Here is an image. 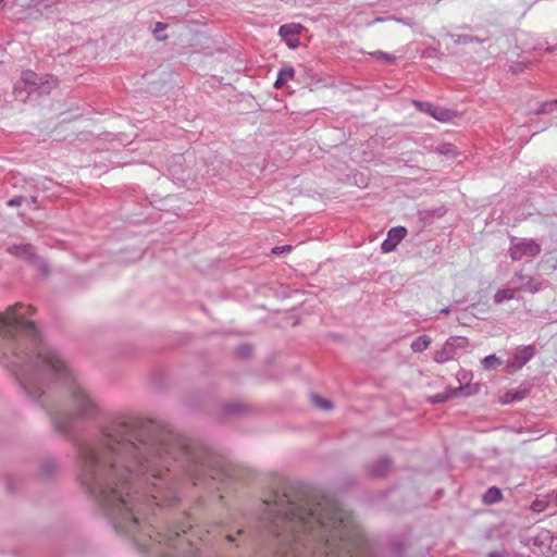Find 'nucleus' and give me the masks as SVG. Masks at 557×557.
<instances>
[{
    "instance_id": "nucleus-21",
    "label": "nucleus",
    "mask_w": 557,
    "mask_h": 557,
    "mask_svg": "<svg viewBox=\"0 0 557 557\" xmlns=\"http://www.w3.org/2000/svg\"><path fill=\"white\" fill-rule=\"evenodd\" d=\"M454 395L453 392H444V393H437L429 398V401L432 404H442L447 401L449 398H451Z\"/></svg>"
},
{
    "instance_id": "nucleus-11",
    "label": "nucleus",
    "mask_w": 557,
    "mask_h": 557,
    "mask_svg": "<svg viewBox=\"0 0 557 557\" xmlns=\"http://www.w3.org/2000/svg\"><path fill=\"white\" fill-rule=\"evenodd\" d=\"M391 468L392 461L389 458L381 457L370 467V473L373 476H384L389 472Z\"/></svg>"
},
{
    "instance_id": "nucleus-25",
    "label": "nucleus",
    "mask_w": 557,
    "mask_h": 557,
    "mask_svg": "<svg viewBox=\"0 0 557 557\" xmlns=\"http://www.w3.org/2000/svg\"><path fill=\"white\" fill-rule=\"evenodd\" d=\"M237 355L240 357H249L251 355V347L248 345L240 346L237 349Z\"/></svg>"
},
{
    "instance_id": "nucleus-27",
    "label": "nucleus",
    "mask_w": 557,
    "mask_h": 557,
    "mask_svg": "<svg viewBox=\"0 0 557 557\" xmlns=\"http://www.w3.org/2000/svg\"><path fill=\"white\" fill-rule=\"evenodd\" d=\"M532 509L535 510V511H541L542 510V505L540 502H534L532 504Z\"/></svg>"
},
{
    "instance_id": "nucleus-24",
    "label": "nucleus",
    "mask_w": 557,
    "mask_h": 557,
    "mask_svg": "<svg viewBox=\"0 0 557 557\" xmlns=\"http://www.w3.org/2000/svg\"><path fill=\"white\" fill-rule=\"evenodd\" d=\"M27 199L25 197H14L12 199H10L7 205L9 207H20L24 201H26Z\"/></svg>"
},
{
    "instance_id": "nucleus-35",
    "label": "nucleus",
    "mask_w": 557,
    "mask_h": 557,
    "mask_svg": "<svg viewBox=\"0 0 557 557\" xmlns=\"http://www.w3.org/2000/svg\"><path fill=\"white\" fill-rule=\"evenodd\" d=\"M2 2V0H0V3Z\"/></svg>"
},
{
    "instance_id": "nucleus-18",
    "label": "nucleus",
    "mask_w": 557,
    "mask_h": 557,
    "mask_svg": "<svg viewBox=\"0 0 557 557\" xmlns=\"http://www.w3.org/2000/svg\"><path fill=\"white\" fill-rule=\"evenodd\" d=\"M525 395H527L525 389L511 391L505 395L503 403L507 404V403L519 401V400H522L525 397Z\"/></svg>"
},
{
    "instance_id": "nucleus-19",
    "label": "nucleus",
    "mask_w": 557,
    "mask_h": 557,
    "mask_svg": "<svg viewBox=\"0 0 557 557\" xmlns=\"http://www.w3.org/2000/svg\"><path fill=\"white\" fill-rule=\"evenodd\" d=\"M502 364L500 358L496 357L495 355H490L483 358L482 366L485 370H492L497 368Z\"/></svg>"
},
{
    "instance_id": "nucleus-20",
    "label": "nucleus",
    "mask_w": 557,
    "mask_h": 557,
    "mask_svg": "<svg viewBox=\"0 0 557 557\" xmlns=\"http://www.w3.org/2000/svg\"><path fill=\"white\" fill-rule=\"evenodd\" d=\"M312 404L321 410H330L333 408V405L330 400L324 399L318 395L311 396Z\"/></svg>"
},
{
    "instance_id": "nucleus-22",
    "label": "nucleus",
    "mask_w": 557,
    "mask_h": 557,
    "mask_svg": "<svg viewBox=\"0 0 557 557\" xmlns=\"http://www.w3.org/2000/svg\"><path fill=\"white\" fill-rule=\"evenodd\" d=\"M168 28V24L166 23H163V22H157L153 29H152V33L156 37L157 40H164L166 39V36L162 35V32Z\"/></svg>"
},
{
    "instance_id": "nucleus-30",
    "label": "nucleus",
    "mask_w": 557,
    "mask_h": 557,
    "mask_svg": "<svg viewBox=\"0 0 557 557\" xmlns=\"http://www.w3.org/2000/svg\"><path fill=\"white\" fill-rule=\"evenodd\" d=\"M228 410L235 411L236 410V406L235 405H230Z\"/></svg>"
},
{
    "instance_id": "nucleus-31",
    "label": "nucleus",
    "mask_w": 557,
    "mask_h": 557,
    "mask_svg": "<svg viewBox=\"0 0 557 557\" xmlns=\"http://www.w3.org/2000/svg\"><path fill=\"white\" fill-rule=\"evenodd\" d=\"M398 23H403V24H407L406 22H404V20L401 18H395Z\"/></svg>"
},
{
    "instance_id": "nucleus-33",
    "label": "nucleus",
    "mask_w": 557,
    "mask_h": 557,
    "mask_svg": "<svg viewBox=\"0 0 557 557\" xmlns=\"http://www.w3.org/2000/svg\"><path fill=\"white\" fill-rule=\"evenodd\" d=\"M243 532H244V530H243V529H238V531H237V533H236V534H237V535H240V534H243Z\"/></svg>"
},
{
    "instance_id": "nucleus-6",
    "label": "nucleus",
    "mask_w": 557,
    "mask_h": 557,
    "mask_svg": "<svg viewBox=\"0 0 557 557\" xmlns=\"http://www.w3.org/2000/svg\"><path fill=\"white\" fill-rule=\"evenodd\" d=\"M535 351L533 345L518 347L512 358L507 361L506 372L513 374L521 370L535 356Z\"/></svg>"
},
{
    "instance_id": "nucleus-10",
    "label": "nucleus",
    "mask_w": 557,
    "mask_h": 557,
    "mask_svg": "<svg viewBox=\"0 0 557 557\" xmlns=\"http://www.w3.org/2000/svg\"><path fill=\"white\" fill-rule=\"evenodd\" d=\"M302 28L300 24H284L280 26L278 35L288 48L296 49L299 46L298 35Z\"/></svg>"
},
{
    "instance_id": "nucleus-17",
    "label": "nucleus",
    "mask_w": 557,
    "mask_h": 557,
    "mask_svg": "<svg viewBox=\"0 0 557 557\" xmlns=\"http://www.w3.org/2000/svg\"><path fill=\"white\" fill-rule=\"evenodd\" d=\"M518 276L522 281H525V282H522L520 286H518L519 289H524V290H528L533 294L540 290L539 283L534 282V280L531 276H522L520 274H518Z\"/></svg>"
},
{
    "instance_id": "nucleus-13",
    "label": "nucleus",
    "mask_w": 557,
    "mask_h": 557,
    "mask_svg": "<svg viewBox=\"0 0 557 557\" xmlns=\"http://www.w3.org/2000/svg\"><path fill=\"white\" fill-rule=\"evenodd\" d=\"M518 290H519L518 287H507V288L498 289L496 292V294L494 295L495 304L500 305L506 300L513 299L516 297V294Z\"/></svg>"
},
{
    "instance_id": "nucleus-23",
    "label": "nucleus",
    "mask_w": 557,
    "mask_h": 557,
    "mask_svg": "<svg viewBox=\"0 0 557 557\" xmlns=\"http://www.w3.org/2000/svg\"><path fill=\"white\" fill-rule=\"evenodd\" d=\"M557 106L556 101L545 102L541 104V107L535 111L536 114H542L546 112H552Z\"/></svg>"
},
{
    "instance_id": "nucleus-2",
    "label": "nucleus",
    "mask_w": 557,
    "mask_h": 557,
    "mask_svg": "<svg viewBox=\"0 0 557 557\" xmlns=\"http://www.w3.org/2000/svg\"><path fill=\"white\" fill-rule=\"evenodd\" d=\"M32 313V306L22 304L0 313V363L30 399L40 401L54 429L70 435L78 419L98 413V406L60 352L42 342L26 319Z\"/></svg>"
},
{
    "instance_id": "nucleus-7",
    "label": "nucleus",
    "mask_w": 557,
    "mask_h": 557,
    "mask_svg": "<svg viewBox=\"0 0 557 557\" xmlns=\"http://www.w3.org/2000/svg\"><path fill=\"white\" fill-rule=\"evenodd\" d=\"M541 252V246L534 239H522L509 248V256L512 260H521L523 257H535Z\"/></svg>"
},
{
    "instance_id": "nucleus-34",
    "label": "nucleus",
    "mask_w": 557,
    "mask_h": 557,
    "mask_svg": "<svg viewBox=\"0 0 557 557\" xmlns=\"http://www.w3.org/2000/svg\"><path fill=\"white\" fill-rule=\"evenodd\" d=\"M495 555H496L495 553H491L490 557H495Z\"/></svg>"
},
{
    "instance_id": "nucleus-4",
    "label": "nucleus",
    "mask_w": 557,
    "mask_h": 557,
    "mask_svg": "<svg viewBox=\"0 0 557 557\" xmlns=\"http://www.w3.org/2000/svg\"><path fill=\"white\" fill-rule=\"evenodd\" d=\"M8 252L14 257H17L34 264L44 275H47L49 273L47 262L44 259L36 256L33 245L14 244L8 248Z\"/></svg>"
},
{
    "instance_id": "nucleus-8",
    "label": "nucleus",
    "mask_w": 557,
    "mask_h": 557,
    "mask_svg": "<svg viewBox=\"0 0 557 557\" xmlns=\"http://www.w3.org/2000/svg\"><path fill=\"white\" fill-rule=\"evenodd\" d=\"M413 103L419 111L431 115L432 117H434L437 121L446 122V121L450 120L453 116V112L450 110H447L445 108L436 106L432 102L416 100V101H413Z\"/></svg>"
},
{
    "instance_id": "nucleus-5",
    "label": "nucleus",
    "mask_w": 557,
    "mask_h": 557,
    "mask_svg": "<svg viewBox=\"0 0 557 557\" xmlns=\"http://www.w3.org/2000/svg\"><path fill=\"white\" fill-rule=\"evenodd\" d=\"M468 345V339L462 336H451L449 337L441 349L436 350L434 354V361L437 363H445L455 358L457 349L466 348Z\"/></svg>"
},
{
    "instance_id": "nucleus-16",
    "label": "nucleus",
    "mask_w": 557,
    "mask_h": 557,
    "mask_svg": "<svg viewBox=\"0 0 557 557\" xmlns=\"http://www.w3.org/2000/svg\"><path fill=\"white\" fill-rule=\"evenodd\" d=\"M435 151L438 154H443L449 158H454L458 154L457 148L450 143H441L436 146Z\"/></svg>"
},
{
    "instance_id": "nucleus-3",
    "label": "nucleus",
    "mask_w": 557,
    "mask_h": 557,
    "mask_svg": "<svg viewBox=\"0 0 557 557\" xmlns=\"http://www.w3.org/2000/svg\"><path fill=\"white\" fill-rule=\"evenodd\" d=\"M58 81L54 76L26 70L22 72V82L16 84L13 94L17 100L25 101L33 94L48 95L57 87Z\"/></svg>"
},
{
    "instance_id": "nucleus-29",
    "label": "nucleus",
    "mask_w": 557,
    "mask_h": 557,
    "mask_svg": "<svg viewBox=\"0 0 557 557\" xmlns=\"http://www.w3.org/2000/svg\"><path fill=\"white\" fill-rule=\"evenodd\" d=\"M44 471H45L46 473H50V472H52V471H53V469H52V467L45 466Z\"/></svg>"
},
{
    "instance_id": "nucleus-12",
    "label": "nucleus",
    "mask_w": 557,
    "mask_h": 557,
    "mask_svg": "<svg viewBox=\"0 0 557 557\" xmlns=\"http://www.w3.org/2000/svg\"><path fill=\"white\" fill-rule=\"evenodd\" d=\"M295 76V70L292 66L282 67L273 84L275 89L282 88L287 82L292 81Z\"/></svg>"
},
{
    "instance_id": "nucleus-15",
    "label": "nucleus",
    "mask_w": 557,
    "mask_h": 557,
    "mask_svg": "<svg viewBox=\"0 0 557 557\" xmlns=\"http://www.w3.org/2000/svg\"><path fill=\"white\" fill-rule=\"evenodd\" d=\"M502 499V492L498 487L492 486L483 494V502L487 505L496 504Z\"/></svg>"
},
{
    "instance_id": "nucleus-26",
    "label": "nucleus",
    "mask_w": 557,
    "mask_h": 557,
    "mask_svg": "<svg viewBox=\"0 0 557 557\" xmlns=\"http://www.w3.org/2000/svg\"><path fill=\"white\" fill-rule=\"evenodd\" d=\"M376 55H377L379 58L384 59V60H385V61H387V62H393V61H395V59H396L394 55L388 54V53L383 52V51H377V52H376Z\"/></svg>"
},
{
    "instance_id": "nucleus-28",
    "label": "nucleus",
    "mask_w": 557,
    "mask_h": 557,
    "mask_svg": "<svg viewBox=\"0 0 557 557\" xmlns=\"http://www.w3.org/2000/svg\"><path fill=\"white\" fill-rule=\"evenodd\" d=\"M440 312L443 314H448L450 312V309H449V307H445V308L441 309Z\"/></svg>"
},
{
    "instance_id": "nucleus-9",
    "label": "nucleus",
    "mask_w": 557,
    "mask_h": 557,
    "mask_svg": "<svg viewBox=\"0 0 557 557\" xmlns=\"http://www.w3.org/2000/svg\"><path fill=\"white\" fill-rule=\"evenodd\" d=\"M408 231L405 226H395L387 232V237L381 244L383 252L394 251L399 243L406 237Z\"/></svg>"
},
{
    "instance_id": "nucleus-1",
    "label": "nucleus",
    "mask_w": 557,
    "mask_h": 557,
    "mask_svg": "<svg viewBox=\"0 0 557 557\" xmlns=\"http://www.w3.org/2000/svg\"><path fill=\"white\" fill-rule=\"evenodd\" d=\"M212 461H77L82 486L98 503L114 530L139 549L156 557H201L212 553L234 522L227 515L206 531L191 525L161 527L154 515L161 505H174L182 488L215 479ZM260 522L277 545V557H373L362 530L351 525L338 502L323 495L297 504L287 495L264 500Z\"/></svg>"
},
{
    "instance_id": "nucleus-14",
    "label": "nucleus",
    "mask_w": 557,
    "mask_h": 557,
    "mask_svg": "<svg viewBox=\"0 0 557 557\" xmlns=\"http://www.w3.org/2000/svg\"><path fill=\"white\" fill-rule=\"evenodd\" d=\"M431 345V338L426 335H420L411 342L410 348L414 352H422Z\"/></svg>"
},
{
    "instance_id": "nucleus-32",
    "label": "nucleus",
    "mask_w": 557,
    "mask_h": 557,
    "mask_svg": "<svg viewBox=\"0 0 557 557\" xmlns=\"http://www.w3.org/2000/svg\"><path fill=\"white\" fill-rule=\"evenodd\" d=\"M280 249H281L280 247H275V248L273 249V252H274V253H277Z\"/></svg>"
}]
</instances>
